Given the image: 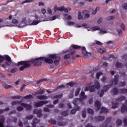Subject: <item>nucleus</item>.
Here are the masks:
<instances>
[{"label": "nucleus", "instance_id": "1", "mask_svg": "<svg viewBox=\"0 0 127 127\" xmlns=\"http://www.w3.org/2000/svg\"><path fill=\"white\" fill-rule=\"evenodd\" d=\"M92 82H90L87 85V86L85 88V91H89L90 92H95L96 90H99L101 88L100 82L96 81L95 82L94 85H92Z\"/></svg>", "mask_w": 127, "mask_h": 127}, {"label": "nucleus", "instance_id": "2", "mask_svg": "<svg viewBox=\"0 0 127 127\" xmlns=\"http://www.w3.org/2000/svg\"><path fill=\"white\" fill-rule=\"evenodd\" d=\"M29 61H30V63L34 64V67H39V66H42V62L39 61H44V57L37 58Z\"/></svg>", "mask_w": 127, "mask_h": 127}, {"label": "nucleus", "instance_id": "3", "mask_svg": "<svg viewBox=\"0 0 127 127\" xmlns=\"http://www.w3.org/2000/svg\"><path fill=\"white\" fill-rule=\"evenodd\" d=\"M19 65H22L23 66L20 67L19 70L20 71H23L25 68H29L30 66H31V64H30V61H20L18 62V64H16L17 66H19Z\"/></svg>", "mask_w": 127, "mask_h": 127}, {"label": "nucleus", "instance_id": "4", "mask_svg": "<svg viewBox=\"0 0 127 127\" xmlns=\"http://www.w3.org/2000/svg\"><path fill=\"white\" fill-rule=\"evenodd\" d=\"M72 48L73 49H81L82 50V54L84 56L88 55L89 54V52L87 51L85 47H82L80 46L72 45L69 48V51H72Z\"/></svg>", "mask_w": 127, "mask_h": 127}, {"label": "nucleus", "instance_id": "5", "mask_svg": "<svg viewBox=\"0 0 127 127\" xmlns=\"http://www.w3.org/2000/svg\"><path fill=\"white\" fill-rule=\"evenodd\" d=\"M46 104H48V101L47 100L40 101L35 103L34 104V107L35 108H39L40 107H42L43 105H46Z\"/></svg>", "mask_w": 127, "mask_h": 127}, {"label": "nucleus", "instance_id": "6", "mask_svg": "<svg viewBox=\"0 0 127 127\" xmlns=\"http://www.w3.org/2000/svg\"><path fill=\"white\" fill-rule=\"evenodd\" d=\"M33 114L37 115V118H42L43 114H42V109H36L33 111Z\"/></svg>", "mask_w": 127, "mask_h": 127}, {"label": "nucleus", "instance_id": "7", "mask_svg": "<svg viewBox=\"0 0 127 127\" xmlns=\"http://www.w3.org/2000/svg\"><path fill=\"white\" fill-rule=\"evenodd\" d=\"M112 120H113V118L109 117L107 118L105 122L101 125L102 127H108V125L112 122Z\"/></svg>", "mask_w": 127, "mask_h": 127}, {"label": "nucleus", "instance_id": "8", "mask_svg": "<svg viewBox=\"0 0 127 127\" xmlns=\"http://www.w3.org/2000/svg\"><path fill=\"white\" fill-rule=\"evenodd\" d=\"M119 78H120V75L119 74H116L114 76V78L113 79V83L114 85H117L119 84Z\"/></svg>", "mask_w": 127, "mask_h": 127}, {"label": "nucleus", "instance_id": "9", "mask_svg": "<svg viewBox=\"0 0 127 127\" xmlns=\"http://www.w3.org/2000/svg\"><path fill=\"white\" fill-rule=\"evenodd\" d=\"M21 106H22V107L24 108H26L27 111H30L32 108L31 105L27 104L26 103H21Z\"/></svg>", "mask_w": 127, "mask_h": 127}, {"label": "nucleus", "instance_id": "10", "mask_svg": "<svg viewBox=\"0 0 127 127\" xmlns=\"http://www.w3.org/2000/svg\"><path fill=\"white\" fill-rule=\"evenodd\" d=\"M83 100H81L80 98H76L73 100V104L74 105V106H77V105H78L79 103H81V102Z\"/></svg>", "mask_w": 127, "mask_h": 127}, {"label": "nucleus", "instance_id": "11", "mask_svg": "<svg viewBox=\"0 0 127 127\" xmlns=\"http://www.w3.org/2000/svg\"><path fill=\"white\" fill-rule=\"evenodd\" d=\"M40 122V120L37 119V118H34L33 120V123L32 124V127H36V124Z\"/></svg>", "mask_w": 127, "mask_h": 127}, {"label": "nucleus", "instance_id": "12", "mask_svg": "<svg viewBox=\"0 0 127 127\" xmlns=\"http://www.w3.org/2000/svg\"><path fill=\"white\" fill-rule=\"evenodd\" d=\"M95 107H96V111H99L101 109V102L99 101H96L94 104Z\"/></svg>", "mask_w": 127, "mask_h": 127}, {"label": "nucleus", "instance_id": "13", "mask_svg": "<svg viewBox=\"0 0 127 127\" xmlns=\"http://www.w3.org/2000/svg\"><path fill=\"white\" fill-rule=\"evenodd\" d=\"M45 62L46 63H47L48 64H52L53 63V61L52 59H50V58H45L44 57V59Z\"/></svg>", "mask_w": 127, "mask_h": 127}, {"label": "nucleus", "instance_id": "14", "mask_svg": "<svg viewBox=\"0 0 127 127\" xmlns=\"http://www.w3.org/2000/svg\"><path fill=\"white\" fill-rule=\"evenodd\" d=\"M94 119L96 121L102 122V121H104V120H105V118L104 116H99L97 117H95Z\"/></svg>", "mask_w": 127, "mask_h": 127}, {"label": "nucleus", "instance_id": "15", "mask_svg": "<svg viewBox=\"0 0 127 127\" xmlns=\"http://www.w3.org/2000/svg\"><path fill=\"white\" fill-rule=\"evenodd\" d=\"M80 99L82 101H83V100H85V99H87V96L85 95V92L84 91L81 92Z\"/></svg>", "mask_w": 127, "mask_h": 127}, {"label": "nucleus", "instance_id": "16", "mask_svg": "<svg viewBox=\"0 0 127 127\" xmlns=\"http://www.w3.org/2000/svg\"><path fill=\"white\" fill-rule=\"evenodd\" d=\"M88 12L89 11L87 10H85L83 11V15L85 16L84 18H89V17H90V15L88 13Z\"/></svg>", "mask_w": 127, "mask_h": 127}, {"label": "nucleus", "instance_id": "17", "mask_svg": "<svg viewBox=\"0 0 127 127\" xmlns=\"http://www.w3.org/2000/svg\"><path fill=\"white\" fill-rule=\"evenodd\" d=\"M111 93H112V95H113V96H116V95L119 93V90L116 87L114 88L111 90Z\"/></svg>", "mask_w": 127, "mask_h": 127}, {"label": "nucleus", "instance_id": "18", "mask_svg": "<svg viewBox=\"0 0 127 127\" xmlns=\"http://www.w3.org/2000/svg\"><path fill=\"white\" fill-rule=\"evenodd\" d=\"M37 98L38 100H47L48 99V97L46 96V95H39L37 96Z\"/></svg>", "mask_w": 127, "mask_h": 127}, {"label": "nucleus", "instance_id": "19", "mask_svg": "<svg viewBox=\"0 0 127 127\" xmlns=\"http://www.w3.org/2000/svg\"><path fill=\"white\" fill-rule=\"evenodd\" d=\"M12 64H13V63L12 62H8L7 61L5 63V64H3L1 66L3 68H4V69H5V65L6 66H10V65H12Z\"/></svg>", "mask_w": 127, "mask_h": 127}, {"label": "nucleus", "instance_id": "20", "mask_svg": "<svg viewBox=\"0 0 127 127\" xmlns=\"http://www.w3.org/2000/svg\"><path fill=\"white\" fill-rule=\"evenodd\" d=\"M103 113L107 114V113H109V110L105 107H102L100 111V114H103Z\"/></svg>", "mask_w": 127, "mask_h": 127}, {"label": "nucleus", "instance_id": "21", "mask_svg": "<svg viewBox=\"0 0 127 127\" xmlns=\"http://www.w3.org/2000/svg\"><path fill=\"white\" fill-rule=\"evenodd\" d=\"M59 56H57V54H50L49 55V58H50L51 59H56L58 58Z\"/></svg>", "mask_w": 127, "mask_h": 127}, {"label": "nucleus", "instance_id": "22", "mask_svg": "<svg viewBox=\"0 0 127 127\" xmlns=\"http://www.w3.org/2000/svg\"><path fill=\"white\" fill-rule=\"evenodd\" d=\"M4 57V60H6V61L8 62H11V58H10V57H9L8 55H5L4 56H3Z\"/></svg>", "mask_w": 127, "mask_h": 127}, {"label": "nucleus", "instance_id": "23", "mask_svg": "<svg viewBox=\"0 0 127 127\" xmlns=\"http://www.w3.org/2000/svg\"><path fill=\"white\" fill-rule=\"evenodd\" d=\"M127 99V97L124 96H121L120 98H118L116 100V102H123Z\"/></svg>", "mask_w": 127, "mask_h": 127}, {"label": "nucleus", "instance_id": "24", "mask_svg": "<svg viewBox=\"0 0 127 127\" xmlns=\"http://www.w3.org/2000/svg\"><path fill=\"white\" fill-rule=\"evenodd\" d=\"M126 111L127 112V107L124 105L121 108V113H122V114H124V113H126Z\"/></svg>", "mask_w": 127, "mask_h": 127}, {"label": "nucleus", "instance_id": "25", "mask_svg": "<svg viewBox=\"0 0 127 127\" xmlns=\"http://www.w3.org/2000/svg\"><path fill=\"white\" fill-rule=\"evenodd\" d=\"M57 124L59 127H64L67 125V123L65 122H58Z\"/></svg>", "mask_w": 127, "mask_h": 127}, {"label": "nucleus", "instance_id": "26", "mask_svg": "<svg viewBox=\"0 0 127 127\" xmlns=\"http://www.w3.org/2000/svg\"><path fill=\"white\" fill-rule=\"evenodd\" d=\"M21 98H22V96L20 95H16L11 97V99H12V100H19L21 99Z\"/></svg>", "mask_w": 127, "mask_h": 127}, {"label": "nucleus", "instance_id": "27", "mask_svg": "<svg viewBox=\"0 0 127 127\" xmlns=\"http://www.w3.org/2000/svg\"><path fill=\"white\" fill-rule=\"evenodd\" d=\"M98 95L100 97V98H102L103 96H104V94H105V90L104 89H102L100 91H98L97 92Z\"/></svg>", "mask_w": 127, "mask_h": 127}, {"label": "nucleus", "instance_id": "28", "mask_svg": "<svg viewBox=\"0 0 127 127\" xmlns=\"http://www.w3.org/2000/svg\"><path fill=\"white\" fill-rule=\"evenodd\" d=\"M7 122H12V123H16V122H17V118L12 117L11 120V119H8Z\"/></svg>", "mask_w": 127, "mask_h": 127}, {"label": "nucleus", "instance_id": "29", "mask_svg": "<svg viewBox=\"0 0 127 127\" xmlns=\"http://www.w3.org/2000/svg\"><path fill=\"white\" fill-rule=\"evenodd\" d=\"M61 58L60 57H58L56 59V60L54 61V64L57 66L59 65V62H60Z\"/></svg>", "mask_w": 127, "mask_h": 127}, {"label": "nucleus", "instance_id": "30", "mask_svg": "<svg viewBox=\"0 0 127 127\" xmlns=\"http://www.w3.org/2000/svg\"><path fill=\"white\" fill-rule=\"evenodd\" d=\"M5 120V119H4V118H2L0 119V127H4V121Z\"/></svg>", "mask_w": 127, "mask_h": 127}, {"label": "nucleus", "instance_id": "31", "mask_svg": "<svg viewBox=\"0 0 127 127\" xmlns=\"http://www.w3.org/2000/svg\"><path fill=\"white\" fill-rule=\"evenodd\" d=\"M120 93L121 94H127V88H121L120 89Z\"/></svg>", "mask_w": 127, "mask_h": 127}, {"label": "nucleus", "instance_id": "32", "mask_svg": "<svg viewBox=\"0 0 127 127\" xmlns=\"http://www.w3.org/2000/svg\"><path fill=\"white\" fill-rule=\"evenodd\" d=\"M81 91V88L78 87L75 92V97H77V96H78V95L80 94V91Z\"/></svg>", "mask_w": 127, "mask_h": 127}, {"label": "nucleus", "instance_id": "33", "mask_svg": "<svg viewBox=\"0 0 127 127\" xmlns=\"http://www.w3.org/2000/svg\"><path fill=\"white\" fill-rule=\"evenodd\" d=\"M35 1L34 0H25L24 1H22L20 4H22V5H23V4H24V3H28V2H32Z\"/></svg>", "mask_w": 127, "mask_h": 127}, {"label": "nucleus", "instance_id": "34", "mask_svg": "<svg viewBox=\"0 0 127 127\" xmlns=\"http://www.w3.org/2000/svg\"><path fill=\"white\" fill-rule=\"evenodd\" d=\"M69 114H68V111H64L62 112L61 113V115L62 117H67Z\"/></svg>", "mask_w": 127, "mask_h": 127}, {"label": "nucleus", "instance_id": "35", "mask_svg": "<svg viewBox=\"0 0 127 127\" xmlns=\"http://www.w3.org/2000/svg\"><path fill=\"white\" fill-rule=\"evenodd\" d=\"M111 86H112V85H105L103 87V89L104 90V91L107 92V91H108V90H109V89H110V88H111Z\"/></svg>", "mask_w": 127, "mask_h": 127}, {"label": "nucleus", "instance_id": "36", "mask_svg": "<svg viewBox=\"0 0 127 127\" xmlns=\"http://www.w3.org/2000/svg\"><path fill=\"white\" fill-rule=\"evenodd\" d=\"M12 106H15V105H21V101H13L11 103Z\"/></svg>", "mask_w": 127, "mask_h": 127}, {"label": "nucleus", "instance_id": "37", "mask_svg": "<svg viewBox=\"0 0 127 127\" xmlns=\"http://www.w3.org/2000/svg\"><path fill=\"white\" fill-rule=\"evenodd\" d=\"M119 107L118 103H114V102H112V109H117Z\"/></svg>", "mask_w": 127, "mask_h": 127}, {"label": "nucleus", "instance_id": "38", "mask_svg": "<svg viewBox=\"0 0 127 127\" xmlns=\"http://www.w3.org/2000/svg\"><path fill=\"white\" fill-rule=\"evenodd\" d=\"M83 18V15H82V12L81 11H79L78 12V19L79 20H81Z\"/></svg>", "mask_w": 127, "mask_h": 127}, {"label": "nucleus", "instance_id": "39", "mask_svg": "<svg viewBox=\"0 0 127 127\" xmlns=\"http://www.w3.org/2000/svg\"><path fill=\"white\" fill-rule=\"evenodd\" d=\"M63 97V94L62 93L61 94H58L54 97V99H61Z\"/></svg>", "mask_w": 127, "mask_h": 127}, {"label": "nucleus", "instance_id": "40", "mask_svg": "<svg viewBox=\"0 0 127 127\" xmlns=\"http://www.w3.org/2000/svg\"><path fill=\"white\" fill-rule=\"evenodd\" d=\"M116 66L117 68H123V63H116Z\"/></svg>", "mask_w": 127, "mask_h": 127}, {"label": "nucleus", "instance_id": "41", "mask_svg": "<svg viewBox=\"0 0 127 127\" xmlns=\"http://www.w3.org/2000/svg\"><path fill=\"white\" fill-rule=\"evenodd\" d=\"M45 93V90L40 89L39 91L37 93V95H41Z\"/></svg>", "mask_w": 127, "mask_h": 127}, {"label": "nucleus", "instance_id": "42", "mask_svg": "<svg viewBox=\"0 0 127 127\" xmlns=\"http://www.w3.org/2000/svg\"><path fill=\"white\" fill-rule=\"evenodd\" d=\"M24 99H26V100H29L30 99H32V96L31 94H29L24 97Z\"/></svg>", "mask_w": 127, "mask_h": 127}, {"label": "nucleus", "instance_id": "43", "mask_svg": "<svg viewBox=\"0 0 127 127\" xmlns=\"http://www.w3.org/2000/svg\"><path fill=\"white\" fill-rule=\"evenodd\" d=\"M64 15L66 19H68V20H71V19H72V16H71V15H68V14H65Z\"/></svg>", "mask_w": 127, "mask_h": 127}, {"label": "nucleus", "instance_id": "44", "mask_svg": "<svg viewBox=\"0 0 127 127\" xmlns=\"http://www.w3.org/2000/svg\"><path fill=\"white\" fill-rule=\"evenodd\" d=\"M63 88H65V85H61L57 86L56 87V89L54 90V91H57V90H59V89H62Z\"/></svg>", "mask_w": 127, "mask_h": 127}, {"label": "nucleus", "instance_id": "45", "mask_svg": "<svg viewBox=\"0 0 127 127\" xmlns=\"http://www.w3.org/2000/svg\"><path fill=\"white\" fill-rule=\"evenodd\" d=\"M46 81H47V80L46 79H40L39 80L37 81L36 84H38L42 82H46Z\"/></svg>", "mask_w": 127, "mask_h": 127}, {"label": "nucleus", "instance_id": "46", "mask_svg": "<svg viewBox=\"0 0 127 127\" xmlns=\"http://www.w3.org/2000/svg\"><path fill=\"white\" fill-rule=\"evenodd\" d=\"M49 123H50V124H51L52 125H56L57 122L56 121V120L51 119L49 120Z\"/></svg>", "mask_w": 127, "mask_h": 127}, {"label": "nucleus", "instance_id": "47", "mask_svg": "<svg viewBox=\"0 0 127 127\" xmlns=\"http://www.w3.org/2000/svg\"><path fill=\"white\" fill-rule=\"evenodd\" d=\"M87 113L88 114H91V115H93L94 114V110L91 108L87 109Z\"/></svg>", "mask_w": 127, "mask_h": 127}, {"label": "nucleus", "instance_id": "48", "mask_svg": "<svg viewBox=\"0 0 127 127\" xmlns=\"http://www.w3.org/2000/svg\"><path fill=\"white\" fill-rule=\"evenodd\" d=\"M5 89H9V88H12V86L4 84L3 85Z\"/></svg>", "mask_w": 127, "mask_h": 127}, {"label": "nucleus", "instance_id": "49", "mask_svg": "<svg viewBox=\"0 0 127 127\" xmlns=\"http://www.w3.org/2000/svg\"><path fill=\"white\" fill-rule=\"evenodd\" d=\"M122 124H123V121H122V120L118 119L116 121V124L117 125V126H121V125H122Z\"/></svg>", "mask_w": 127, "mask_h": 127}, {"label": "nucleus", "instance_id": "50", "mask_svg": "<svg viewBox=\"0 0 127 127\" xmlns=\"http://www.w3.org/2000/svg\"><path fill=\"white\" fill-rule=\"evenodd\" d=\"M16 110L18 112H21L22 111H23V107L22 106H18L17 107Z\"/></svg>", "mask_w": 127, "mask_h": 127}, {"label": "nucleus", "instance_id": "51", "mask_svg": "<svg viewBox=\"0 0 127 127\" xmlns=\"http://www.w3.org/2000/svg\"><path fill=\"white\" fill-rule=\"evenodd\" d=\"M126 86V82L125 81L120 82L119 83V87H124Z\"/></svg>", "mask_w": 127, "mask_h": 127}, {"label": "nucleus", "instance_id": "52", "mask_svg": "<svg viewBox=\"0 0 127 127\" xmlns=\"http://www.w3.org/2000/svg\"><path fill=\"white\" fill-rule=\"evenodd\" d=\"M59 108L61 109H64V108H65V105L64 104V103H60L59 104Z\"/></svg>", "mask_w": 127, "mask_h": 127}, {"label": "nucleus", "instance_id": "53", "mask_svg": "<svg viewBox=\"0 0 127 127\" xmlns=\"http://www.w3.org/2000/svg\"><path fill=\"white\" fill-rule=\"evenodd\" d=\"M97 10H100V7H96L95 9L93 11L92 14H95L97 13Z\"/></svg>", "mask_w": 127, "mask_h": 127}, {"label": "nucleus", "instance_id": "54", "mask_svg": "<svg viewBox=\"0 0 127 127\" xmlns=\"http://www.w3.org/2000/svg\"><path fill=\"white\" fill-rule=\"evenodd\" d=\"M34 116L33 115H29L27 116L25 118H26L27 120H31L32 119H33Z\"/></svg>", "mask_w": 127, "mask_h": 127}, {"label": "nucleus", "instance_id": "55", "mask_svg": "<svg viewBox=\"0 0 127 127\" xmlns=\"http://www.w3.org/2000/svg\"><path fill=\"white\" fill-rule=\"evenodd\" d=\"M40 23V20H35L33 21L32 24L33 25H37V24H38V23Z\"/></svg>", "mask_w": 127, "mask_h": 127}, {"label": "nucleus", "instance_id": "56", "mask_svg": "<svg viewBox=\"0 0 127 127\" xmlns=\"http://www.w3.org/2000/svg\"><path fill=\"white\" fill-rule=\"evenodd\" d=\"M43 111L45 113H49V112H50V109H49V108H48L47 107H45L43 109Z\"/></svg>", "mask_w": 127, "mask_h": 127}, {"label": "nucleus", "instance_id": "57", "mask_svg": "<svg viewBox=\"0 0 127 127\" xmlns=\"http://www.w3.org/2000/svg\"><path fill=\"white\" fill-rule=\"evenodd\" d=\"M4 61V57L0 55V63H2Z\"/></svg>", "mask_w": 127, "mask_h": 127}, {"label": "nucleus", "instance_id": "58", "mask_svg": "<svg viewBox=\"0 0 127 127\" xmlns=\"http://www.w3.org/2000/svg\"><path fill=\"white\" fill-rule=\"evenodd\" d=\"M101 75H103V73L102 72H100L97 73L96 74L97 79L99 80V79H100V76H101Z\"/></svg>", "mask_w": 127, "mask_h": 127}, {"label": "nucleus", "instance_id": "59", "mask_svg": "<svg viewBox=\"0 0 127 127\" xmlns=\"http://www.w3.org/2000/svg\"><path fill=\"white\" fill-rule=\"evenodd\" d=\"M12 23H13V24H17V23H18V21L16 19H13L12 20Z\"/></svg>", "mask_w": 127, "mask_h": 127}, {"label": "nucleus", "instance_id": "60", "mask_svg": "<svg viewBox=\"0 0 127 127\" xmlns=\"http://www.w3.org/2000/svg\"><path fill=\"white\" fill-rule=\"evenodd\" d=\"M77 112V110H76L75 109H73L71 112H70V114L71 115H75V114H76V113Z\"/></svg>", "mask_w": 127, "mask_h": 127}, {"label": "nucleus", "instance_id": "61", "mask_svg": "<svg viewBox=\"0 0 127 127\" xmlns=\"http://www.w3.org/2000/svg\"><path fill=\"white\" fill-rule=\"evenodd\" d=\"M98 51L100 52V53H105V52H106V50H104L103 49H98Z\"/></svg>", "mask_w": 127, "mask_h": 127}, {"label": "nucleus", "instance_id": "62", "mask_svg": "<svg viewBox=\"0 0 127 127\" xmlns=\"http://www.w3.org/2000/svg\"><path fill=\"white\" fill-rule=\"evenodd\" d=\"M64 9H65V7L64 6L58 7V10H59V11H63Z\"/></svg>", "mask_w": 127, "mask_h": 127}, {"label": "nucleus", "instance_id": "63", "mask_svg": "<svg viewBox=\"0 0 127 127\" xmlns=\"http://www.w3.org/2000/svg\"><path fill=\"white\" fill-rule=\"evenodd\" d=\"M70 54H67L64 55V59H69V58H70Z\"/></svg>", "mask_w": 127, "mask_h": 127}, {"label": "nucleus", "instance_id": "64", "mask_svg": "<svg viewBox=\"0 0 127 127\" xmlns=\"http://www.w3.org/2000/svg\"><path fill=\"white\" fill-rule=\"evenodd\" d=\"M123 8L124 9H127V3H125L123 4Z\"/></svg>", "mask_w": 127, "mask_h": 127}]
</instances>
